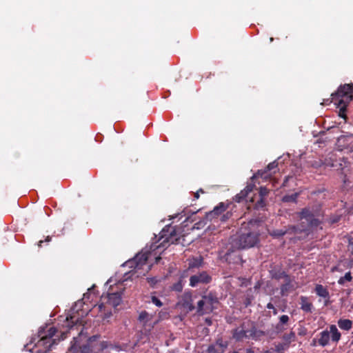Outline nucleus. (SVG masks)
I'll list each match as a JSON object with an SVG mask.
<instances>
[{
  "label": "nucleus",
  "instance_id": "14",
  "mask_svg": "<svg viewBox=\"0 0 353 353\" xmlns=\"http://www.w3.org/2000/svg\"><path fill=\"white\" fill-rule=\"evenodd\" d=\"M228 208V205L223 202L219 203L218 205L214 208V209L206 213L205 219L209 221H212L214 219L218 218L223 212H224Z\"/></svg>",
  "mask_w": 353,
  "mask_h": 353
},
{
  "label": "nucleus",
  "instance_id": "39",
  "mask_svg": "<svg viewBox=\"0 0 353 353\" xmlns=\"http://www.w3.org/2000/svg\"><path fill=\"white\" fill-rule=\"evenodd\" d=\"M147 281L152 288H154L156 284L158 283L159 280L157 277H148L147 278Z\"/></svg>",
  "mask_w": 353,
  "mask_h": 353
},
{
  "label": "nucleus",
  "instance_id": "45",
  "mask_svg": "<svg viewBox=\"0 0 353 353\" xmlns=\"http://www.w3.org/2000/svg\"><path fill=\"white\" fill-rule=\"evenodd\" d=\"M230 214L229 212H227L225 214H223L221 216V219L222 221H225L230 217Z\"/></svg>",
  "mask_w": 353,
  "mask_h": 353
},
{
  "label": "nucleus",
  "instance_id": "49",
  "mask_svg": "<svg viewBox=\"0 0 353 353\" xmlns=\"http://www.w3.org/2000/svg\"><path fill=\"white\" fill-rule=\"evenodd\" d=\"M205 323H206L208 325H209V326H210V325H211L212 324V319H210V318H206V319H205Z\"/></svg>",
  "mask_w": 353,
  "mask_h": 353
},
{
  "label": "nucleus",
  "instance_id": "10",
  "mask_svg": "<svg viewBox=\"0 0 353 353\" xmlns=\"http://www.w3.org/2000/svg\"><path fill=\"white\" fill-rule=\"evenodd\" d=\"M245 323H247V327L245 330L248 339H251L255 341H258L261 339V337L265 336V332L260 330H257L254 322L248 321Z\"/></svg>",
  "mask_w": 353,
  "mask_h": 353
},
{
  "label": "nucleus",
  "instance_id": "22",
  "mask_svg": "<svg viewBox=\"0 0 353 353\" xmlns=\"http://www.w3.org/2000/svg\"><path fill=\"white\" fill-rule=\"evenodd\" d=\"M254 188V184H248L243 190H241L234 196V201L236 202L240 203L244 199H246V198L248 197V194L252 192Z\"/></svg>",
  "mask_w": 353,
  "mask_h": 353
},
{
  "label": "nucleus",
  "instance_id": "6",
  "mask_svg": "<svg viewBox=\"0 0 353 353\" xmlns=\"http://www.w3.org/2000/svg\"><path fill=\"white\" fill-rule=\"evenodd\" d=\"M325 166L343 170L347 166V161L344 157H339L334 152H330L324 159Z\"/></svg>",
  "mask_w": 353,
  "mask_h": 353
},
{
  "label": "nucleus",
  "instance_id": "26",
  "mask_svg": "<svg viewBox=\"0 0 353 353\" xmlns=\"http://www.w3.org/2000/svg\"><path fill=\"white\" fill-rule=\"evenodd\" d=\"M330 334L329 331L323 330L319 333V338L318 339V343L322 347H325L329 344Z\"/></svg>",
  "mask_w": 353,
  "mask_h": 353
},
{
  "label": "nucleus",
  "instance_id": "48",
  "mask_svg": "<svg viewBox=\"0 0 353 353\" xmlns=\"http://www.w3.org/2000/svg\"><path fill=\"white\" fill-rule=\"evenodd\" d=\"M348 250L353 255V241L352 242H350V244L348 245Z\"/></svg>",
  "mask_w": 353,
  "mask_h": 353
},
{
  "label": "nucleus",
  "instance_id": "47",
  "mask_svg": "<svg viewBox=\"0 0 353 353\" xmlns=\"http://www.w3.org/2000/svg\"><path fill=\"white\" fill-rule=\"evenodd\" d=\"M100 346H101V350H103L105 349L108 347L107 343L105 341H102L100 343Z\"/></svg>",
  "mask_w": 353,
  "mask_h": 353
},
{
  "label": "nucleus",
  "instance_id": "8",
  "mask_svg": "<svg viewBox=\"0 0 353 353\" xmlns=\"http://www.w3.org/2000/svg\"><path fill=\"white\" fill-rule=\"evenodd\" d=\"M57 330L55 327H50L47 332L44 328L41 329L38 332V336L40 337L37 345L39 346H43L48 350H50L52 343V338L55 335Z\"/></svg>",
  "mask_w": 353,
  "mask_h": 353
},
{
  "label": "nucleus",
  "instance_id": "52",
  "mask_svg": "<svg viewBox=\"0 0 353 353\" xmlns=\"http://www.w3.org/2000/svg\"><path fill=\"white\" fill-rule=\"evenodd\" d=\"M272 310H273V314H274V315H276V314H277V312H277V310H276L275 307H274V309H272Z\"/></svg>",
  "mask_w": 353,
  "mask_h": 353
},
{
  "label": "nucleus",
  "instance_id": "13",
  "mask_svg": "<svg viewBox=\"0 0 353 353\" xmlns=\"http://www.w3.org/2000/svg\"><path fill=\"white\" fill-rule=\"evenodd\" d=\"M149 257V253L148 252H141L137 254L134 258L129 261L128 263L131 264V267H134L135 269H141L142 267L146 264Z\"/></svg>",
  "mask_w": 353,
  "mask_h": 353
},
{
  "label": "nucleus",
  "instance_id": "34",
  "mask_svg": "<svg viewBox=\"0 0 353 353\" xmlns=\"http://www.w3.org/2000/svg\"><path fill=\"white\" fill-rule=\"evenodd\" d=\"M201 353H223V351L218 350L216 345H210L205 350H203Z\"/></svg>",
  "mask_w": 353,
  "mask_h": 353
},
{
  "label": "nucleus",
  "instance_id": "3",
  "mask_svg": "<svg viewBox=\"0 0 353 353\" xmlns=\"http://www.w3.org/2000/svg\"><path fill=\"white\" fill-rule=\"evenodd\" d=\"M331 97L332 102L339 109V115L346 119L347 107L353 100V83L341 85Z\"/></svg>",
  "mask_w": 353,
  "mask_h": 353
},
{
  "label": "nucleus",
  "instance_id": "46",
  "mask_svg": "<svg viewBox=\"0 0 353 353\" xmlns=\"http://www.w3.org/2000/svg\"><path fill=\"white\" fill-rule=\"evenodd\" d=\"M201 261H200L199 262L194 261L193 263H190V267L193 268V267L199 266L201 264Z\"/></svg>",
  "mask_w": 353,
  "mask_h": 353
},
{
  "label": "nucleus",
  "instance_id": "43",
  "mask_svg": "<svg viewBox=\"0 0 353 353\" xmlns=\"http://www.w3.org/2000/svg\"><path fill=\"white\" fill-rule=\"evenodd\" d=\"M50 241H51V237H50V236H48L46 238L45 241H42V240H41V241H39L38 242V246H39V247H41V246H42V243H43V242H50Z\"/></svg>",
  "mask_w": 353,
  "mask_h": 353
},
{
  "label": "nucleus",
  "instance_id": "23",
  "mask_svg": "<svg viewBox=\"0 0 353 353\" xmlns=\"http://www.w3.org/2000/svg\"><path fill=\"white\" fill-rule=\"evenodd\" d=\"M270 275L272 279L276 281H280L281 279L284 281L286 278L290 276V275L288 274L285 271L283 270L281 268H277L272 269L270 271Z\"/></svg>",
  "mask_w": 353,
  "mask_h": 353
},
{
  "label": "nucleus",
  "instance_id": "37",
  "mask_svg": "<svg viewBox=\"0 0 353 353\" xmlns=\"http://www.w3.org/2000/svg\"><path fill=\"white\" fill-rule=\"evenodd\" d=\"M289 346L285 343H280L275 346V351L279 353H284Z\"/></svg>",
  "mask_w": 353,
  "mask_h": 353
},
{
  "label": "nucleus",
  "instance_id": "1",
  "mask_svg": "<svg viewBox=\"0 0 353 353\" xmlns=\"http://www.w3.org/2000/svg\"><path fill=\"white\" fill-rule=\"evenodd\" d=\"M259 232L252 221L242 224L237 236L233 239L232 245L238 249L254 247L259 242Z\"/></svg>",
  "mask_w": 353,
  "mask_h": 353
},
{
  "label": "nucleus",
  "instance_id": "7",
  "mask_svg": "<svg viewBox=\"0 0 353 353\" xmlns=\"http://www.w3.org/2000/svg\"><path fill=\"white\" fill-rule=\"evenodd\" d=\"M269 189L265 187L259 188V194L250 199L252 207L256 210H264L266 206V197L269 194Z\"/></svg>",
  "mask_w": 353,
  "mask_h": 353
},
{
  "label": "nucleus",
  "instance_id": "19",
  "mask_svg": "<svg viewBox=\"0 0 353 353\" xmlns=\"http://www.w3.org/2000/svg\"><path fill=\"white\" fill-rule=\"evenodd\" d=\"M289 321L290 317L288 315L283 314L280 316L279 318V322L275 325L276 332L279 334L285 331L288 326Z\"/></svg>",
  "mask_w": 353,
  "mask_h": 353
},
{
  "label": "nucleus",
  "instance_id": "33",
  "mask_svg": "<svg viewBox=\"0 0 353 353\" xmlns=\"http://www.w3.org/2000/svg\"><path fill=\"white\" fill-rule=\"evenodd\" d=\"M352 281V276L350 272H347L343 276H341L338 280V283L341 285H344L346 281L350 282Z\"/></svg>",
  "mask_w": 353,
  "mask_h": 353
},
{
  "label": "nucleus",
  "instance_id": "11",
  "mask_svg": "<svg viewBox=\"0 0 353 353\" xmlns=\"http://www.w3.org/2000/svg\"><path fill=\"white\" fill-rule=\"evenodd\" d=\"M212 281V277L205 271H203L194 275H192L190 278V285L192 287H196L198 284H208Z\"/></svg>",
  "mask_w": 353,
  "mask_h": 353
},
{
  "label": "nucleus",
  "instance_id": "9",
  "mask_svg": "<svg viewBox=\"0 0 353 353\" xmlns=\"http://www.w3.org/2000/svg\"><path fill=\"white\" fill-rule=\"evenodd\" d=\"M277 166L278 163L276 161H274L270 163L265 169L258 170L257 172L253 175L252 179L262 178L265 180H268L271 177L272 173L276 172Z\"/></svg>",
  "mask_w": 353,
  "mask_h": 353
},
{
  "label": "nucleus",
  "instance_id": "28",
  "mask_svg": "<svg viewBox=\"0 0 353 353\" xmlns=\"http://www.w3.org/2000/svg\"><path fill=\"white\" fill-rule=\"evenodd\" d=\"M337 324L340 329L349 331L352 328L353 322L347 319H340Z\"/></svg>",
  "mask_w": 353,
  "mask_h": 353
},
{
  "label": "nucleus",
  "instance_id": "2",
  "mask_svg": "<svg viewBox=\"0 0 353 353\" xmlns=\"http://www.w3.org/2000/svg\"><path fill=\"white\" fill-rule=\"evenodd\" d=\"M321 213L319 206L308 205L301 209L297 213V216L301 221L298 227V232H308L312 229L318 227L321 221L320 220Z\"/></svg>",
  "mask_w": 353,
  "mask_h": 353
},
{
  "label": "nucleus",
  "instance_id": "21",
  "mask_svg": "<svg viewBox=\"0 0 353 353\" xmlns=\"http://www.w3.org/2000/svg\"><path fill=\"white\" fill-rule=\"evenodd\" d=\"M66 320L68 323L70 328L73 327L74 325H81L83 323L81 317H80L78 312H74V309L71 310V313L67 316Z\"/></svg>",
  "mask_w": 353,
  "mask_h": 353
},
{
  "label": "nucleus",
  "instance_id": "50",
  "mask_svg": "<svg viewBox=\"0 0 353 353\" xmlns=\"http://www.w3.org/2000/svg\"><path fill=\"white\" fill-rule=\"evenodd\" d=\"M266 307H267L268 309H272H272H274V305H273L272 303H268L267 304Z\"/></svg>",
  "mask_w": 353,
  "mask_h": 353
},
{
  "label": "nucleus",
  "instance_id": "42",
  "mask_svg": "<svg viewBox=\"0 0 353 353\" xmlns=\"http://www.w3.org/2000/svg\"><path fill=\"white\" fill-rule=\"evenodd\" d=\"M307 334V329L304 327L299 328L298 334L299 336H305Z\"/></svg>",
  "mask_w": 353,
  "mask_h": 353
},
{
  "label": "nucleus",
  "instance_id": "24",
  "mask_svg": "<svg viewBox=\"0 0 353 353\" xmlns=\"http://www.w3.org/2000/svg\"><path fill=\"white\" fill-rule=\"evenodd\" d=\"M107 303L114 307L120 305L121 302V292H112L107 295Z\"/></svg>",
  "mask_w": 353,
  "mask_h": 353
},
{
  "label": "nucleus",
  "instance_id": "15",
  "mask_svg": "<svg viewBox=\"0 0 353 353\" xmlns=\"http://www.w3.org/2000/svg\"><path fill=\"white\" fill-rule=\"evenodd\" d=\"M224 259L228 263L241 264L243 263V260L239 252L228 250L223 256Z\"/></svg>",
  "mask_w": 353,
  "mask_h": 353
},
{
  "label": "nucleus",
  "instance_id": "36",
  "mask_svg": "<svg viewBox=\"0 0 353 353\" xmlns=\"http://www.w3.org/2000/svg\"><path fill=\"white\" fill-rule=\"evenodd\" d=\"M310 164L312 167L314 168H318L323 165H325L324 159H319L318 160H313L310 161Z\"/></svg>",
  "mask_w": 353,
  "mask_h": 353
},
{
  "label": "nucleus",
  "instance_id": "51",
  "mask_svg": "<svg viewBox=\"0 0 353 353\" xmlns=\"http://www.w3.org/2000/svg\"><path fill=\"white\" fill-rule=\"evenodd\" d=\"M245 353H254V351L251 348H249L246 350Z\"/></svg>",
  "mask_w": 353,
  "mask_h": 353
},
{
  "label": "nucleus",
  "instance_id": "32",
  "mask_svg": "<svg viewBox=\"0 0 353 353\" xmlns=\"http://www.w3.org/2000/svg\"><path fill=\"white\" fill-rule=\"evenodd\" d=\"M212 345H216V347L218 350H221L223 351V353L225 352L226 348L228 347V341H223L221 337L218 338L215 343H213Z\"/></svg>",
  "mask_w": 353,
  "mask_h": 353
},
{
  "label": "nucleus",
  "instance_id": "40",
  "mask_svg": "<svg viewBox=\"0 0 353 353\" xmlns=\"http://www.w3.org/2000/svg\"><path fill=\"white\" fill-rule=\"evenodd\" d=\"M152 302L158 307H161L163 305V303L161 300L155 296H152L151 298Z\"/></svg>",
  "mask_w": 353,
  "mask_h": 353
},
{
  "label": "nucleus",
  "instance_id": "56",
  "mask_svg": "<svg viewBox=\"0 0 353 353\" xmlns=\"http://www.w3.org/2000/svg\"><path fill=\"white\" fill-rule=\"evenodd\" d=\"M232 353H239V352L237 351H234Z\"/></svg>",
  "mask_w": 353,
  "mask_h": 353
},
{
  "label": "nucleus",
  "instance_id": "35",
  "mask_svg": "<svg viewBox=\"0 0 353 353\" xmlns=\"http://www.w3.org/2000/svg\"><path fill=\"white\" fill-rule=\"evenodd\" d=\"M298 196V193H294L290 195H285L283 196V201L284 202H296Z\"/></svg>",
  "mask_w": 353,
  "mask_h": 353
},
{
  "label": "nucleus",
  "instance_id": "30",
  "mask_svg": "<svg viewBox=\"0 0 353 353\" xmlns=\"http://www.w3.org/2000/svg\"><path fill=\"white\" fill-rule=\"evenodd\" d=\"M282 339L284 341V343L290 346L292 342H294L296 340L295 332L291 330L289 333H285L282 336Z\"/></svg>",
  "mask_w": 353,
  "mask_h": 353
},
{
  "label": "nucleus",
  "instance_id": "41",
  "mask_svg": "<svg viewBox=\"0 0 353 353\" xmlns=\"http://www.w3.org/2000/svg\"><path fill=\"white\" fill-rule=\"evenodd\" d=\"M148 315L149 314L146 311H143L140 313V314L139 316V320L140 321H147Z\"/></svg>",
  "mask_w": 353,
  "mask_h": 353
},
{
  "label": "nucleus",
  "instance_id": "16",
  "mask_svg": "<svg viewBox=\"0 0 353 353\" xmlns=\"http://www.w3.org/2000/svg\"><path fill=\"white\" fill-rule=\"evenodd\" d=\"M247 323L243 322L239 327L232 330V337L236 341H242L243 339H247L246 333Z\"/></svg>",
  "mask_w": 353,
  "mask_h": 353
},
{
  "label": "nucleus",
  "instance_id": "17",
  "mask_svg": "<svg viewBox=\"0 0 353 353\" xmlns=\"http://www.w3.org/2000/svg\"><path fill=\"white\" fill-rule=\"evenodd\" d=\"M283 283L280 287V294L282 296H288L289 292L293 291L295 288L293 283V279L290 276L283 281Z\"/></svg>",
  "mask_w": 353,
  "mask_h": 353
},
{
  "label": "nucleus",
  "instance_id": "18",
  "mask_svg": "<svg viewBox=\"0 0 353 353\" xmlns=\"http://www.w3.org/2000/svg\"><path fill=\"white\" fill-rule=\"evenodd\" d=\"M316 294L323 299H325L324 305L327 306L330 303V293L328 290L321 284H317L315 286Z\"/></svg>",
  "mask_w": 353,
  "mask_h": 353
},
{
  "label": "nucleus",
  "instance_id": "4",
  "mask_svg": "<svg viewBox=\"0 0 353 353\" xmlns=\"http://www.w3.org/2000/svg\"><path fill=\"white\" fill-rule=\"evenodd\" d=\"M181 233V228L170 224L165 225L161 231L158 241L152 245V248L154 250L159 248L165 249L170 244L178 243Z\"/></svg>",
  "mask_w": 353,
  "mask_h": 353
},
{
  "label": "nucleus",
  "instance_id": "54",
  "mask_svg": "<svg viewBox=\"0 0 353 353\" xmlns=\"http://www.w3.org/2000/svg\"><path fill=\"white\" fill-rule=\"evenodd\" d=\"M316 343V339H314L312 340V345H315Z\"/></svg>",
  "mask_w": 353,
  "mask_h": 353
},
{
  "label": "nucleus",
  "instance_id": "20",
  "mask_svg": "<svg viewBox=\"0 0 353 353\" xmlns=\"http://www.w3.org/2000/svg\"><path fill=\"white\" fill-rule=\"evenodd\" d=\"M181 305L184 309L187 310L188 312H192L195 308L196 309V307L193 304L191 293L188 292L183 294L181 300Z\"/></svg>",
  "mask_w": 353,
  "mask_h": 353
},
{
  "label": "nucleus",
  "instance_id": "55",
  "mask_svg": "<svg viewBox=\"0 0 353 353\" xmlns=\"http://www.w3.org/2000/svg\"><path fill=\"white\" fill-rule=\"evenodd\" d=\"M264 353H272V352L270 351H269V350H266V351L264 352Z\"/></svg>",
  "mask_w": 353,
  "mask_h": 353
},
{
  "label": "nucleus",
  "instance_id": "29",
  "mask_svg": "<svg viewBox=\"0 0 353 353\" xmlns=\"http://www.w3.org/2000/svg\"><path fill=\"white\" fill-rule=\"evenodd\" d=\"M330 334L331 333V338H332V341L334 342H339V340L341 339V333L339 332L336 326L335 325H331L330 326Z\"/></svg>",
  "mask_w": 353,
  "mask_h": 353
},
{
  "label": "nucleus",
  "instance_id": "31",
  "mask_svg": "<svg viewBox=\"0 0 353 353\" xmlns=\"http://www.w3.org/2000/svg\"><path fill=\"white\" fill-rule=\"evenodd\" d=\"M75 352L76 353H94L92 345L89 343L79 346Z\"/></svg>",
  "mask_w": 353,
  "mask_h": 353
},
{
  "label": "nucleus",
  "instance_id": "53",
  "mask_svg": "<svg viewBox=\"0 0 353 353\" xmlns=\"http://www.w3.org/2000/svg\"><path fill=\"white\" fill-rule=\"evenodd\" d=\"M160 260H161V257H160V256L156 257V259H155V261H156V263H157Z\"/></svg>",
  "mask_w": 353,
  "mask_h": 353
},
{
  "label": "nucleus",
  "instance_id": "12",
  "mask_svg": "<svg viewBox=\"0 0 353 353\" xmlns=\"http://www.w3.org/2000/svg\"><path fill=\"white\" fill-rule=\"evenodd\" d=\"M336 145L341 151L345 149L353 151V134L341 135L337 139Z\"/></svg>",
  "mask_w": 353,
  "mask_h": 353
},
{
  "label": "nucleus",
  "instance_id": "38",
  "mask_svg": "<svg viewBox=\"0 0 353 353\" xmlns=\"http://www.w3.org/2000/svg\"><path fill=\"white\" fill-rule=\"evenodd\" d=\"M183 288V285L182 281L181 280L179 281L176 283H174L172 285V290L175 291V292H182Z\"/></svg>",
  "mask_w": 353,
  "mask_h": 353
},
{
  "label": "nucleus",
  "instance_id": "25",
  "mask_svg": "<svg viewBox=\"0 0 353 353\" xmlns=\"http://www.w3.org/2000/svg\"><path fill=\"white\" fill-rule=\"evenodd\" d=\"M298 233V227L296 225H289L285 230H276L272 233V236L275 237H281L285 234Z\"/></svg>",
  "mask_w": 353,
  "mask_h": 353
},
{
  "label": "nucleus",
  "instance_id": "27",
  "mask_svg": "<svg viewBox=\"0 0 353 353\" xmlns=\"http://www.w3.org/2000/svg\"><path fill=\"white\" fill-rule=\"evenodd\" d=\"M301 309L305 312H311L312 309V303L308 301L307 296H301Z\"/></svg>",
  "mask_w": 353,
  "mask_h": 353
},
{
  "label": "nucleus",
  "instance_id": "5",
  "mask_svg": "<svg viewBox=\"0 0 353 353\" xmlns=\"http://www.w3.org/2000/svg\"><path fill=\"white\" fill-rule=\"evenodd\" d=\"M219 298L216 292H210L201 296V299L196 303V314L199 316H203L212 313L217 308Z\"/></svg>",
  "mask_w": 353,
  "mask_h": 353
},
{
  "label": "nucleus",
  "instance_id": "44",
  "mask_svg": "<svg viewBox=\"0 0 353 353\" xmlns=\"http://www.w3.org/2000/svg\"><path fill=\"white\" fill-rule=\"evenodd\" d=\"M199 192L204 193L203 189L200 188L197 192L194 193V197L195 199H198L199 198Z\"/></svg>",
  "mask_w": 353,
  "mask_h": 353
},
{
  "label": "nucleus",
  "instance_id": "57",
  "mask_svg": "<svg viewBox=\"0 0 353 353\" xmlns=\"http://www.w3.org/2000/svg\"><path fill=\"white\" fill-rule=\"evenodd\" d=\"M270 40V41H273V38L271 37Z\"/></svg>",
  "mask_w": 353,
  "mask_h": 353
}]
</instances>
